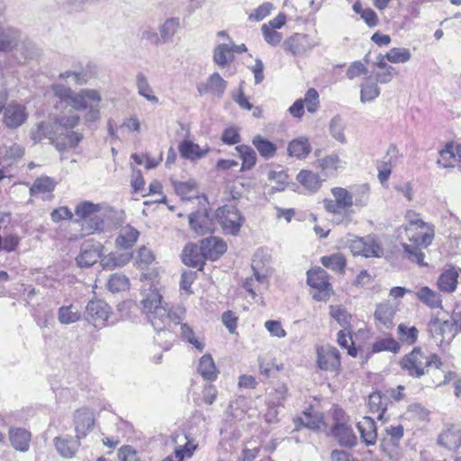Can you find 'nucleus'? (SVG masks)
Here are the masks:
<instances>
[{"instance_id": "obj_63", "label": "nucleus", "mask_w": 461, "mask_h": 461, "mask_svg": "<svg viewBox=\"0 0 461 461\" xmlns=\"http://www.w3.org/2000/svg\"><path fill=\"white\" fill-rule=\"evenodd\" d=\"M330 316L344 329L347 330L350 326L351 315L341 306H330Z\"/></svg>"}, {"instance_id": "obj_17", "label": "nucleus", "mask_w": 461, "mask_h": 461, "mask_svg": "<svg viewBox=\"0 0 461 461\" xmlns=\"http://www.w3.org/2000/svg\"><path fill=\"white\" fill-rule=\"evenodd\" d=\"M227 88V82L219 73H212L204 81L197 85V91L200 95H211L218 98L222 97Z\"/></svg>"}, {"instance_id": "obj_46", "label": "nucleus", "mask_w": 461, "mask_h": 461, "mask_svg": "<svg viewBox=\"0 0 461 461\" xmlns=\"http://www.w3.org/2000/svg\"><path fill=\"white\" fill-rule=\"evenodd\" d=\"M234 59L233 47L230 44L222 43L215 47L213 52V61L221 68L230 63Z\"/></svg>"}, {"instance_id": "obj_24", "label": "nucleus", "mask_w": 461, "mask_h": 461, "mask_svg": "<svg viewBox=\"0 0 461 461\" xmlns=\"http://www.w3.org/2000/svg\"><path fill=\"white\" fill-rule=\"evenodd\" d=\"M173 185L177 195L181 197L182 200H193L195 199L199 203L202 202H206L203 196L199 195V191L197 189V185L195 181H175L173 182Z\"/></svg>"}, {"instance_id": "obj_15", "label": "nucleus", "mask_w": 461, "mask_h": 461, "mask_svg": "<svg viewBox=\"0 0 461 461\" xmlns=\"http://www.w3.org/2000/svg\"><path fill=\"white\" fill-rule=\"evenodd\" d=\"M285 50L293 55L304 54L320 45V40L308 34L295 33L285 41Z\"/></svg>"}, {"instance_id": "obj_64", "label": "nucleus", "mask_w": 461, "mask_h": 461, "mask_svg": "<svg viewBox=\"0 0 461 461\" xmlns=\"http://www.w3.org/2000/svg\"><path fill=\"white\" fill-rule=\"evenodd\" d=\"M345 124L339 116L331 119L330 131L332 137L340 143H346L347 139L344 133Z\"/></svg>"}, {"instance_id": "obj_25", "label": "nucleus", "mask_w": 461, "mask_h": 461, "mask_svg": "<svg viewBox=\"0 0 461 461\" xmlns=\"http://www.w3.org/2000/svg\"><path fill=\"white\" fill-rule=\"evenodd\" d=\"M189 224L192 230L198 235H203L213 230L212 221L204 209L189 215Z\"/></svg>"}, {"instance_id": "obj_49", "label": "nucleus", "mask_w": 461, "mask_h": 461, "mask_svg": "<svg viewBox=\"0 0 461 461\" xmlns=\"http://www.w3.org/2000/svg\"><path fill=\"white\" fill-rule=\"evenodd\" d=\"M81 319V312L77 306L70 304L61 306L58 312V320L62 324H71Z\"/></svg>"}, {"instance_id": "obj_55", "label": "nucleus", "mask_w": 461, "mask_h": 461, "mask_svg": "<svg viewBox=\"0 0 461 461\" xmlns=\"http://www.w3.org/2000/svg\"><path fill=\"white\" fill-rule=\"evenodd\" d=\"M321 262L325 267L339 273H343L346 267V258L340 253L324 256L321 258Z\"/></svg>"}, {"instance_id": "obj_52", "label": "nucleus", "mask_w": 461, "mask_h": 461, "mask_svg": "<svg viewBox=\"0 0 461 461\" xmlns=\"http://www.w3.org/2000/svg\"><path fill=\"white\" fill-rule=\"evenodd\" d=\"M400 342L392 337L377 339L372 345L373 353L388 351L396 354L400 351Z\"/></svg>"}, {"instance_id": "obj_37", "label": "nucleus", "mask_w": 461, "mask_h": 461, "mask_svg": "<svg viewBox=\"0 0 461 461\" xmlns=\"http://www.w3.org/2000/svg\"><path fill=\"white\" fill-rule=\"evenodd\" d=\"M396 312L395 307L389 303H382L377 305L375 312V321L384 326L385 328H391L393 324V320Z\"/></svg>"}, {"instance_id": "obj_44", "label": "nucleus", "mask_w": 461, "mask_h": 461, "mask_svg": "<svg viewBox=\"0 0 461 461\" xmlns=\"http://www.w3.org/2000/svg\"><path fill=\"white\" fill-rule=\"evenodd\" d=\"M312 148L306 137H299L288 145V153L292 157L303 158L309 155Z\"/></svg>"}, {"instance_id": "obj_27", "label": "nucleus", "mask_w": 461, "mask_h": 461, "mask_svg": "<svg viewBox=\"0 0 461 461\" xmlns=\"http://www.w3.org/2000/svg\"><path fill=\"white\" fill-rule=\"evenodd\" d=\"M178 149L181 157L189 160H197L204 158L209 152L208 147H200L189 140H183L179 144Z\"/></svg>"}, {"instance_id": "obj_23", "label": "nucleus", "mask_w": 461, "mask_h": 461, "mask_svg": "<svg viewBox=\"0 0 461 461\" xmlns=\"http://www.w3.org/2000/svg\"><path fill=\"white\" fill-rule=\"evenodd\" d=\"M357 430L362 441L366 446L375 445L377 439V431L375 420L367 416L363 417L357 423Z\"/></svg>"}, {"instance_id": "obj_59", "label": "nucleus", "mask_w": 461, "mask_h": 461, "mask_svg": "<svg viewBox=\"0 0 461 461\" xmlns=\"http://www.w3.org/2000/svg\"><path fill=\"white\" fill-rule=\"evenodd\" d=\"M368 405L370 411L378 412V419H382L386 410L387 399L384 398L380 393L375 392L369 395Z\"/></svg>"}, {"instance_id": "obj_2", "label": "nucleus", "mask_w": 461, "mask_h": 461, "mask_svg": "<svg viewBox=\"0 0 461 461\" xmlns=\"http://www.w3.org/2000/svg\"><path fill=\"white\" fill-rule=\"evenodd\" d=\"M407 223L404 227L408 240L412 245L402 244L407 258L420 266H425L422 249L428 248L433 241L435 228L431 223L424 221L419 214L409 210L405 214Z\"/></svg>"}, {"instance_id": "obj_60", "label": "nucleus", "mask_w": 461, "mask_h": 461, "mask_svg": "<svg viewBox=\"0 0 461 461\" xmlns=\"http://www.w3.org/2000/svg\"><path fill=\"white\" fill-rule=\"evenodd\" d=\"M130 281L125 275L113 274L107 282V287L113 293L125 291L129 288Z\"/></svg>"}, {"instance_id": "obj_50", "label": "nucleus", "mask_w": 461, "mask_h": 461, "mask_svg": "<svg viewBox=\"0 0 461 461\" xmlns=\"http://www.w3.org/2000/svg\"><path fill=\"white\" fill-rule=\"evenodd\" d=\"M136 86L138 89V94L140 96L144 97L147 101H149L150 103H153V104L158 103V98L155 95H153V90L149 84V80H148L147 77L144 74L139 73L137 75Z\"/></svg>"}, {"instance_id": "obj_29", "label": "nucleus", "mask_w": 461, "mask_h": 461, "mask_svg": "<svg viewBox=\"0 0 461 461\" xmlns=\"http://www.w3.org/2000/svg\"><path fill=\"white\" fill-rule=\"evenodd\" d=\"M131 258V252H111L101 258L100 264L104 269H113L124 267Z\"/></svg>"}, {"instance_id": "obj_53", "label": "nucleus", "mask_w": 461, "mask_h": 461, "mask_svg": "<svg viewBox=\"0 0 461 461\" xmlns=\"http://www.w3.org/2000/svg\"><path fill=\"white\" fill-rule=\"evenodd\" d=\"M384 58L387 61L393 64H404L411 60V50L403 47H394L390 49Z\"/></svg>"}, {"instance_id": "obj_7", "label": "nucleus", "mask_w": 461, "mask_h": 461, "mask_svg": "<svg viewBox=\"0 0 461 461\" xmlns=\"http://www.w3.org/2000/svg\"><path fill=\"white\" fill-rule=\"evenodd\" d=\"M348 246L354 256L365 258H381L384 249L377 238L368 235L362 238H354L348 241Z\"/></svg>"}, {"instance_id": "obj_10", "label": "nucleus", "mask_w": 461, "mask_h": 461, "mask_svg": "<svg viewBox=\"0 0 461 461\" xmlns=\"http://www.w3.org/2000/svg\"><path fill=\"white\" fill-rule=\"evenodd\" d=\"M307 283L316 291L312 295L316 301H326L330 297L332 288L329 283V276L324 269L316 267L309 270Z\"/></svg>"}, {"instance_id": "obj_1", "label": "nucleus", "mask_w": 461, "mask_h": 461, "mask_svg": "<svg viewBox=\"0 0 461 461\" xmlns=\"http://www.w3.org/2000/svg\"><path fill=\"white\" fill-rule=\"evenodd\" d=\"M158 277V270L155 268L141 275V281L144 284L141 287L140 303L143 312L147 315L154 330L159 332L168 329L171 323L179 324L185 316V310L180 306L171 310L167 309V303L159 293Z\"/></svg>"}, {"instance_id": "obj_39", "label": "nucleus", "mask_w": 461, "mask_h": 461, "mask_svg": "<svg viewBox=\"0 0 461 461\" xmlns=\"http://www.w3.org/2000/svg\"><path fill=\"white\" fill-rule=\"evenodd\" d=\"M353 206L360 209L368 205L370 199V188L366 184L350 186Z\"/></svg>"}, {"instance_id": "obj_9", "label": "nucleus", "mask_w": 461, "mask_h": 461, "mask_svg": "<svg viewBox=\"0 0 461 461\" xmlns=\"http://www.w3.org/2000/svg\"><path fill=\"white\" fill-rule=\"evenodd\" d=\"M2 123L9 130H15L23 126L29 118V112L25 104L17 101H11L2 112Z\"/></svg>"}, {"instance_id": "obj_31", "label": "nucleus", "mask_w": 461, "mask_h": 461, "mask_svg": "<svg viewBox=\"0 0 461 461\" xmlns=\"http://www.w3.org/2000/svg\"><path fill=\"white\" fill-rule=\"evenodd\" d=\"M54 444L59 455L66 458L73 457L79 447L78 439L68 436L55 438Z\"/></svg>"}, {"instance_id": "obj_57", "label": "nucleus", "mask_w": 461, "mask_h": 461, "mask_svg": "<svg viewBox=\"0 0 461 461\" xmlns=\"http://www.w3.org/2000/svg\"><path fill=\"white\" fill-rule=\"evenodd\" d=\"M398 338L399 340L409 346L416 343L419 336V330L416 327H408L407 325L401 323L398 325Z\"/></svg>"}, {"instance_id": "obj_48", "label": "nucleus", "mask_w": 461, "mask_h": 461, "mask_svg": "<svg viewBox=\"0 0 461 461\" xmlns=\"http://www.w3.org/2000/svg\"><path fill=\"white\" fill-rule=\"evenodd\" d=\"M252 144L260 156L266 159L273 158L276 152V146L260 135H257L253 138Z\"/></svg>"}, {"instance_id": "obj_42", "label": "nucleus", "mask_w": 461, "mask_h": 461, "mask_svg": "<svg viewBox=\"0 0 461 461\" xmlns=\"http://www.w3.org/2000/svg\"><path fill=\"white\" fill-rule=\"evenodd\" d=\"M110 209L106 206H102L99 212H95L89 221L83 226L87 232L102 231L105 227V221L108 217Z\"/></svg>"}, {"instance_id": "obj_22", "label": "nucleus", "mask_w": 461, "mask_h": 461, "mask_svg": "<svg viewBox=\"0 0 461 461\" xmlns=\"http://www.w3.org/2000/svg\"><path fill=\"white\" fill-rule=\"evenodd\" d=\"M226 249V243L217 237L206 238L201 243V251L203 253L204 258L211 260L219 258Z\"/></svg>"}, {"instance_id": "obj_13", "label": "nucleus", "mask_w": 461, "mask_h": 461, "mask_svg": "<svg viewBox=\"0 0 461 461\" xmlns=\"http://www.w3.org/2000/svg\"><path fill=\"white\" fill-rule=\"evenodd\" d=\"M429 330L435 342L441 345L454 337L456 333L455 321L452 318L451 320H444L436 316L429 322Z\"/></svg>"}, {"instance_id": "obj_32", "label": "nucleus", "mask_w": 461, "mask_h": 461, "mask_svg": "<svg viewBox=\"0 0 461 461\" xmlns=\"http://www.w3.org/2000/svg\"><path fill=\"white\" fill-rule=\"evenodd\" d=\"M24 154V149L17 144L0 146V166H9L17 159L21 158Z\"/></svg>"}, {"instance_id": "obj_45", "label": "nucleus", "mask_w": 461, "mask_h": 461, "mask_svg": "<svg viewBox=\"0 0 461 461\" xmlns=\"http://www.w3.org/2000/svg\"><path fill=\"white\" fill-rule=\"evenodd\" d=\"M458 273L454 268L447 269L442 273L438 279V287L444 293L455 291L457 284Z\"/></svg>"}, {"instance_id": "obj_5", "label": "nucleus", "mask_w": 461, "mask_h": 461, "mask_svg": "<svg viewBox=\"0 0 461 461\" xmlns=\"http://www.w3.org/2000/svg\"><path fill=\"white\" fill-rule=\"evenodd\" d=\"M400 366L410 376L420 378L426 374L427 367L439 369L443 363L437 354L426 355L420 348H414L402 358Z\"/></svg>"}, {"instance_id": "obj_58", "label": "nucleus", "mask_w": 461, "mask_h": 461, "mask_svg": "<svg viewBox=\"0 0 461 461\" xmlns=\"http://www.w3.org/2000/svg\"><path fill=\"white\" fill-rule=\"evenodd\" d=\"M178 18H168L159 27L160 37L164 42H167L172 39L179 27Z\"/></svg>"}, {"instance_id": "obj_41", "label": "nucleus", "mask_w": 461, "mask_h": 461, "mask_svg": "<svg viewBox=\"0 0 461 461\" xmlns=\"http://www.w3.org/2000/svg\"><path fill=\"white\" fill-rule=\"evenodd\" d=\"M318 164L319 167L325 173L326 176L335 175L339 169H342L345 167V162L335 154L326 156L319 159Z\"/></svg>"}, {"instance_id": "obj_51", "label": "nucleus", "mask_w": 461, "mask_h": 461, "mask_svg": "<svg viewBox=\"0 0 461 461\" xmlns=\"http://www.w3.org/2000/svg\"><path fill=\"white\" fill-rule=\"evenodd\" d=\"M101 204H95L91 202H84L79 203L76 208V215L81 221L82 227L95 213L101 211Z\"/></svg>"}, {"instance_id": "obj_43", "label": "nucleus", "mask_w": 461, "mask_h": 461, "mask_svg": "<svg viewBox=\"0 0 461 461\" xmlns=\"http://www.w3.org/2000/svg\"><path fill=\"white\" fill-rule=\"evenodd\" d=\"M297 181L308 191L315 193L321 184L318 174L309 170H301L296 177Z\"/></svg>"}, {"instance_id": "obj_21", "label": "nucleus", "mask_w": 461, "mask_h": 461, "mask_svg": "<svg viewBox=\"0 0 461 461\" xmlns=\"http://www.w3.org/2000/svg\"><path fill=\"white\" fill-rule=\"evenodd\" d=\"M296 429L304 427L312 430H319L324 425L323 414L315 411L312 408L304 411L301 416L294 420Z\"/></svg>"}, {"instance_id": "obj_34", "label": "nucleus", "mask_w": 461, "mask_h": 461, "mask_svg": "<svg viewBox=\"0 0 461 461\" xmlns=\"http://www.w3.org/2000/svg\"><path fill=\"white\" fill-rule=\"evenodd\" d=\"M415 295L420 302L431 309L442 308L440 294L428 286L420 287Z\"/></svg>"}, {"instance_id": "obj_6", "label": "nucleus", "mask_w": 461, "mask_h": 461, "mask_svg": "<svg viewBox=\"0 0 461 461\" xmlns=\"http://www.w3.org/2000/svg\"><path fill=\"white\" fill-rule=\"evenodd\" d=\"M330 433L342 447L351 448L357 445V438L351 426L348 424L342 410L336 409L334 411L333 425Z\"/></svg>"}, {"instance_id": "obj_18", "label": "nucleus", "mask_w": 461, "mask_h": 461, "mask_svg": "<svg viewBox=\"0 0 461 461\" xmlns=\"http://www.w3.org/2000/svg\"><path fill=\"white\" fill-rule=\"evenodd\" d=\"M174 441L176 444L175 456H169L163 461H182L185 457H191L197 447L185 434L176 435Z\"/></svg>"}, {"instance_id": "obj_11", "label": "nucleus", "mask_w": 461, "mask_h": 461, "mask_svg": "<svg viewBox=\"0 0 461 461\" xmlns=\"http://www.w3.org/2000/svg\"><path fill=\"white\" fill-rule=\"evenodd\" d=\"M216 217L226 233L237 235L243 223L240 212L233 206L224 205L217 210Z\"/></svg>"}, {"instance_id": "obj_61", "label": "nucleus", "mask_w": 461, "mask_h": 461, "mask_svg": "<svg viewBox=\"0 0 461 461\" xmlns=\"http://www.w3.org/2000/svg\"><path fill=\"white\" fill-rule=\"evenodd\" d=\"M156 259V257L151 249L142 246L139 249L135 258V265L139 268H146L150 266Z\"/></svg>"}, {"instance_id": "obj_20", "label": "nucleus", "mask_w": 461, "mask_h": 461, "mask_svg": "<svg viewBox=\"0 0 461 461\" xmlns=\"http://www.w3.org/2000/svg\"><path fill=\"white\" fill-rule=\"evenodd\" d=\"M77 438H85L94 426V415L87 409H80L74 415Z\"/></svg>"}, {"instance_id": "obj_3", "label": "nucleus", "mask_w": 461, "mask_h": 461, "mask_svg": "<svg viewBox=\"0 0 461 461\" xmlns=\"http://www.w3.org/2000/svg\"><path fill=\"white\" fill-rule=\"evenodd\" d=\"M51 88L57 97L66 102L74 110L86 111L84 120L86 122H96L100 119V102L102 101V96L99 91L84 88L75 92L71 88L60 84H55Z\"/></svg>"}, {"instance_id": "obj_38", "label": "nucleus", "mask_w": 461, "mask_h": 461, "mask_svg": "<svg viewBox=\"0 0 461 461\" xmlns=\"http://www.w3.org/2000/svg\"><path fill=\"white\" fill-rule=\"evenodd\" d=\"M197 371L207 381H214L219 373L212 356L209 354H205L200 358Z\"/></svg>"}, {"instance_id": "obj_40", "label": "nucleus", "mask_w": 461, "mask_h": 461, "mask_svg": "<svg viewBox=\"0 0 461 461\" xmlns=\"http://www.w3.org/2000/svg\"><path fill=\"white\" fill-rule=\"evenodd\" d=\"M455 162H460L459 154H457V145L447 143L439 151V158L437 164L443 167H454Z\"/></svg>"}, {"instance_id": "obj_33", "label": "nucleus", "mask_w": 461, "mask_h": 461, "mask_svg": "<svg viewBox=\"0 0 461 461\" xmlns=\"http://www.w3.org/2000/svg\"><path fill=\"white\" fill-rule=\"evenodd\" d=\"M140 232L132 226L126 225L120 229L115 244L121 249H131L138 240Z\"/></svg>"}, {"instance_id": "obj_12", "label": "nucleus", "mask_w": 461, "mask_h": 461, "mask_svg": "<svg viewBox=\"0 0 461 461\" xmlns=\"http://www.w3.org/2000/svg\"><path fill=\"white\" fill-rule=\"evenodd\" d=\"M330 193L334 199H325L323 204L327 212L339 214L342 211H348L353 206L350 188L333 187Z\"/></svg>"}, {"instance_id": "obj_54", "label": "nucleus", "mask_w": 461, "mask_h": 461, "mask_svg": "<svg viewBox=\"0 0 461 461\" xmlns=\"http://www.w3.org/2000/svg\"><path fill=\"white\" fill-rule=\"evenodd\" d=\"M32 139L35 141H41L46 138L56 143V133L51 124L47 122H40L37 124L36 129L31 132Z\"/></svg>"}, {"instance_id": "obj_62", "label": "nucleus", "mask_w": 461, "mask_h": 461, "mask_svg": "<svg viewBox=\"0 0 461 461\" xmlns=\"http://www.w3.org/2000/svg\"><path fill=\"white\" fill-rule=\"evenodd\" d=\"M380 95V88L377 83L369 82L368 79L362 84L360 100L362 103L371 102Z\"/></svg>"}, {"instance_id": "obj_30", "label": "nucleus", "mask_w": 461, "mask_h": 461, "mask_svg": "<svg viewBox=\"0 0 461 461\" xmlns=\"http://www.w3.org/2000/svg\"><path fill=\"white\" fill-rule=\"evenodd\" d=\"M438 443L449 450H457L461 447V429L454 426L447 429L439 435Z\"/></svg>"}, {"instance_id": "obj_19", "label": "nucleus", "mask_w": 461, "mask_h": 461, "mask_svg": "<svg viewBox=\"0 0 461 461\" xmlns=\"http://www.w3.org/2000/svg\"><path fill=\"white\" fill-rule=\"evenodd\" d=\"M318 366L324 370H337L340 366L339 352L333 347L318 348Z\"/></svg>"}, {"instance_id": "obj_16", "label": "nucleus", "mask_w": 461, "mask_h": 461, "mask_svg": "<svg viewBox=\"0 0 461 461\" xmlns=\"http://www.w3.org/2000/svg\"><path fill=\"white\" fill-rule=\"evenodd\" d=\"M102 248L103 246L99 242L85 241L81 245L80 253L76 258L77 266L80 267H89L95 264L98 259L101 260Z\"/></svg>"}, {"instance_id": "obj_28", "label": "nucleus", "mask_w": 461, "mask_h": 461, "mask_svg": "<svg viewBox=\"0 0 461 461\" xmlns=\"http://www.w3.org/2000/svg\"><path fill=\"white\" fill-rule=\"evenodd\" d=\"M258 361L259 372L266 377L274 376L284 369V364L277 363L276 357L270 353L259 356Z\"/></svg>"}, {"instance_id": "obj_26", "label": "nucleus", "mask_w": 461, "mask_h": 461, "mask_svg": "<svg viewBox=\"0 0 461 461\" xmlns=\"http://www.w3.org/2000/svg\"><path fill=\"white\" fill-rule=\"evenodd\" d=\"M32 434L23 428H11L9 429V440L11 445L20 452H26L30 447Z\"/></svg>"}, {"instance_id": "obj_47", "label": "nucleus", "mask_w": 461, "mask_h": 461, "mask_svg": "<svg viewBox=\"0 0 461 461\" xmlns=\"http://www.w3.org/2000/svg\"><path fill=\"white\" fill-rule=\"evenodd\" d=\"M235 149L242 159L240 171L251 169L257 163V154L255 150L248 145H239Z\"/></svg>"}, {"instance_id": "obj_56", "label": "nucleus", "mask_w": 461, "mask_h": 461, "mask_svg": "<svg viewBox=\"0 0 461 461\" xmlns=\"http://www.w3.org/2000/svg\"><path fill=\"white\" fill-rule=\"evenodd\" d=\"M55 181L50 176L38 177L30 188L32 195L50 193L55 188Z\"/></svg>"}, {"instance_id": "obj_14", "label": "nucleus", "mask_w": 461, "mask_h": 461, "mask_svg": "<svg viewBox=\"0 0 461 461\" xmlns=\"http://www.w3.org/2000/svg\"><path fill=\"white\" fill-rule=\"evenodd\" d=\"M111 313V307L100 299L91 300L86 307V319L95 327L106 325Z\"/></svg>"}, {"instance_id": "obj_8", "label": "nucleus", "mask_w": 461, "mask_h": 461, "mask_svg": "<svg viewBox=\"0 0 461 461\" xmlns=\"http://www.w3.org/2000/svg\"><path fill=\"white\" fill-rule=\"evenodd\" d=\"M253 274L247 277L243 283V288L250 294L252 299L262 294L267 290L269 285L268 270L265 267H259L255 262L252 264Z\"/></svg>"}, {"instance_id": "obj_36", "label": "nucleus", "mask_w": 461, "mask_h": 461, "mask_svg": "<svg viewBox=\"0 0 461 461\" xmlns=\"http://www.w3.org/2000/svg\"><path fill=\"white\" fill-rule=\"evenodd\" d=\"M19 32L11 28L0 24V51H9L17 46Z\"/></svg>"}, {"instance_id": "obj_4", "label": "nucleus", "mask_w": 461, "mask_h": 461, "mask_svg": "<svg viewBox=\"0 0 461 461\" xmlns=\"http://www.w3.org/2000/svg\"><path fill=\"white\" fill-rule=\"evenodd\" d=\"M79 122V115L72 110L63 112L56 117L51 125L56 133V146L59 149L75 148L82 140V133L75 131Z\"/></svg>"}, {"instance_id": "obj_35", "label": "nucleus", "mask_w": 461, "mask_h": 461, "mask_svg": "<svg viewBox=\"0 0 461 461\" xmlns=\"http://www.w3.org/2000/svg\"><path fill=\"white\" fill-rule=\"evenodd\" d=\"M205 259L201 247L194 244H188L185 247L182 254L183 263L189 267H201Z\"/></svg>"}]
</instances>
